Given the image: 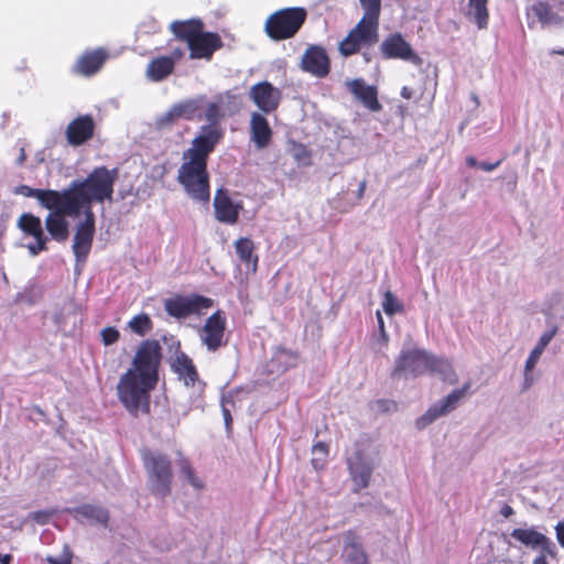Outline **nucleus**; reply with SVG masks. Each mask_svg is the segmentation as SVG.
<instances>
[{
    "label": "nucleus",
    "mask_w": 564,
    "mask_h": 564,
    "mask_svg": "<svg viewBox=\"0 0 564 564\" xmlns=\"http://www.w3.org/2000/svg\"><path fill=\"white\" fill-rule=\"evenodd\" d=\"M220 143V133L208 127H200L191 147L182 154L177 182L194 200L207 204L210 199L208 159Z\"/></svg>",
    "instance_id": "f257e3e1"
},
{
    "label": "nucleus",
    "mask_w": 564,
    "mask_h": 564,
    "mask_svg": "<svg viewBox=\"0 0 564 564\" xmlns=\"http://www.w3.org/2000/svg\"><path fill=\"white\" fill-rule=\"evenodd\" d=\"M169 29L176 40L186 42L191 59L210 61L215 52L224 46L218 33L204 31L200 19L175 20Z\"/></svg>",
    "instance_id": "f03ea898"
},
{
    "label": "nucleus",
    "mask_w": 564,
    "mask_h": 564,
    "mask_svg": "<svg viewBox=\"0 0 564 564\" xmlns=\"http://www.w3.org/2000/svg\"><path fill=\"white\" fill-rule=\"evenodd\" d=\"M118 178V170H109L106 166L94 169L85 180L73 181L72 187L79 214L83 208H93V203H104L111 200L113 186Z\"/></svg>",
    "instance_id": "7ed1b4c3"
},
{
    "label": "nucleus",
    "mask_w": 564,
    "mask_h": 564,
    "mask_svg": "<svg viewBox=\"0 0 564 564\" xmlns=\"http://www.w3.org/2000/svg\"><path fill=\"white\" fill-rule=\"evenodd\" d=\"M158 382L127 370L117 383V397L123 408L134 417L150 412L151 391Z\"/></svg>",
    "instance_id": "20e7f679"
},
{
    "label": "nucleus",
    "mask_w": 564,
    "mask_h": 564,
    "mask_svg": "<svg viewBox=\"0 0 564 564\" xmlns=\"http://www.w3.org/2000/svg\"><path fill=\"white\" fill-rule=\"evenodd\" d=\"M306 18L307 11L302 7L280 9L267 18L264 31L273 41L289 40L301 30Z\"/></svg>",
    "instance_id": "39448f33"
},
{
    "label": "nucleus",
    "mask_w": 564,
    "mask_h": 564,
    "mask_svg": "<svg viewBox=\"0 0 564 564\" xmlns=\"http://www.w3.org/2000/svg\"><path fill=\"white\" fill-rule=\"evenodd\" d=\"M148 475V488L156 498H165L171 494L173 479L171 460L164 454L145 451L142 454Z\"/></svg>",
    "instance_id": "423d86ee"
},
{
    "label": "nucleus",
    "mask_w": 564,
    "mask_h": 564,
    "mask_svg": "<svg viewBox=\"0 0 564 564\" xmlns=\"http://www.w3.org/2000/svg\"><path fill=\"white\" fill-rule=\"evenodd\" d=\"M161 359L162 354L159 341L148 339L140 344L132 359V365L128 370H134L137 373L147 376V378L158 382Z\"/></svg>",
    "instance_id": "0eeeda50"
},
{
    "label": "nucleus",
    "mask_w": 564,
    "mask_h": 564,
    "mask_svg": "<svg viewBox=\"0 0 564 564\" xmlns=\"http://www.w3.org/2000/svg\"><path fill=\"white\" fill-rule=\"evenodd\" d=\"M205 108V96L185 99L174 104L165 113L156 120L160 129L171 127L181 119L193 121L203 119V109Z\"/></svg>",
    "instance_id": "6e6552de"
},
{
    "label": "nucleus",
    "mask_w": 564,
    "mask_h": 564,
    "mask_svg": "<svg viewBox=\"0 0 564 564\" xmlns=\"http://www.w3.org/2000/svg\"><path fill=\"white\" fill-rule=\"evenodd\" d=\"M377 26L359 21L357 25L349 31L347 36L340 41L338 51L344 57L351 56L360 52L362 47H371L379 41Z\"/></svg>",
    "instance_id": "1a4fd4ad"
},
{
    "label": "nucleus",
    "mask_w": 564,
    "mask_h": 564,
    "mask_svg": "<svg viewBox=\"0 0 564 564\" xmlns=\"http://www.w3.org/2000/svg\"><path fill=\"white\" fill-rule=\"evenodd\" d=\"M37 200L44 208L53 210L54 214L67 215L68 217H77L80 215L72 184L62 192L40 189Z\"/></svg>",
    "instance_id": "9d476101"
},
{
    "label": "nucleus",
    "mask_w": 564,
    "mask_h": 564,
    "mask_svg": "<svg viewBox=\"0 0 564 564\" xmlns=\"http://www.w3.org/2000/svg\"><path fill=\"white\" fill-rule=\"evenodd\" d=\"M469 387V383H465L463 388L456 389L445 398L438 400L436 403L430 406L424 414L416 419L415 426L419 430H423L438 417L446 415L451 411L455 410L458 402L464 398Z\"/></svg>",
    "instance_id": "9b49d317"
},
{
    "label": "nucleus",
    "mask_w": 564,
    "mask_h": 564,
    "mask_svg": "<svg viewBox=\"0 0 564 564\" xmlns=\"http://www.w3.org/2000/svg\"><path fill=\"white\" fill-rule=\"evenodd\" d=\"M429 356L423 349H411L401 352L395 361L393 377H416L427 371Z\"/></svg>",
    "instance_id": "f8f14e48"
},
{
    "label": "nucleus",
    "mask_w": 564,
    "mask_h": 564,
    "mask_svg": "<svg viewBox=\"0 0 564 564\" xmlns=\"http://www.w3.org/2000/svg\"><path fill=\"white\" fill-rule=\"evenodd\" d=\"M213 305V301L202 295L176 296L167 299L164 308L169 315L183 318Z\"/></svg>",
    "instance_id": "ddd939ff"
},
{
    "label": "nucleus",
    "mask_w": 564,
    "mask_h": 564,
    "mask_svg": "<svg viewBox=\"0 0 564 564\" xmlns=\"http://www.w3.org/2000/svg\"><path fill=\"white\" fill-rule=\"evenodd\" d=\"M226 317L224 312L217 311L210 315L199 332L202 343L209 351H216L226 345Z\"/></svg>",
    "instance_id": "4468645a"
},
{
    "label": "nucleus",
    "mask_w": 564,
    "mask_h": 564,
    "mask_svg": "<svg viewBox=\"0 0 564 564\" xmlns=\"http://www.w3.org/2000/svg\"><path fill=\"white\" fill-rule=\"evenodd\" d=\"M185 56L182 47H174L169 56H158L151 59L145 68V76L151 82L158 83L166 79L175 70V65Z\"/></svg>",
    "instance_id": "2eb2a0df"
},
{
    "label": "nucleus",
    "mask_w": 564,
    "mask_h": 564,
    "mask_svg": "<svg viewBox=\"0 0 564 564\" xmlns=\"http://www.w3.org/2000/svg\"><path fill=\"white\" fill-rule=\"evenodd\" d=\"M249 97L262 113L269 115L279 108L282 93L271 83L264 80L250 88Z\"/></svg>",
    "instance_id": "dca6fc26"
},
{
    "label": "nucleus",
    "mask_w": 564,
    "mask_h": 564,
    "mask_svg": "<svg viewBox=\"0 0 564 564\" xmlns=\"http://www.w3.org/2000/svg\"><path fill=\"white\" fill-rule=\"evenodd\" d=\"M301 68L317 78L326 77L330 72V59L326 50L321 45H308L302 55Z\"/></svg>",
    "instance_id": "f3484780"
},
{
    "label": "nucleus",
    "mask_w": 564,
    "mask_h": 564,
    "mask_svg": "<svg viewBox=\"0 0 564 564\" xmlns=\"http://www.w3.org/2000/svg\"><path fill=\"white\" fill-rule=\"evenodd\" d=\"M347 465L356 490L367 488L375 469L372 459L358 449L347 458Z\"/></svg>",
    "instance_id": "a211bd4d"
},
{
    "label": "nucleus",
    "mask_w": 564,
    "mask_h": 564,
    "mask_svg": "<svg viewBox=\"0 0 564 564\" xmlns=\"http://www.w3.org/2000/svg\"><path fill=\"white\" fill-rule=\"evenodd\" d=\"M109 58L105 47L85 51L73 65L72 72L76 75L90 77L97 74Z\"/></svg>",
    "instance_id": "6ab92c4d"
},
{
    "label": "nucleus",
    "mask_w": 564,
    "mask_h": 564,
    "mask_svg": "<svg viewBox=\"0 0 564 564\" xmlns=\"http://www.w3.org/2000/svg\"><path fill=\"white\" fill-rule=\"evenodd\" d=\"M172 341V347H176L175 358L172 362L173 371L178 376V379L184 381L186 387H195L198 384V391L203 390L204 383L198 380V373L196 368L192 361V359L183 351L180 350V341L175 340L174 337L170 338Z\"/></svg>",
    "instance_id": "aec40b11"
},
{
    "label": "nucleus",
    "mask_w": 564,
    "mask_h": 564,
    "mask_svg": "<svg viewBox=\"0 0 564 564\" xmlns=\"http://www.w3.org/2000/svg\"><path fill=\"white\" fill-rule=\"evenodd\" d=\"M214 209L218 221L234 225L238 221L242 205L235 203L227 189L218 188L214 197Z\"/></svg>",
    "instance_id": "412c9836"
},
{
    "label": "nucleus",
    "mask_w": 564,
    "mask_h": 564,
    "mask_svg": "<svg viewBox=\"0 0 564 564\" xmlns=\"http://www.w3.org/2000/svg\"><path fill=\"white\" fill-rule=\"evenodd\" d=\"M95 121L90 115H82L73 119L65 131L67 142L79 147L94 137Z\"/></svg>",
    "instance_id": "4be33fe9"
},
{
    "label": "nucleus",
    "mask_w": 564,
    "mask_h": 564,
    "mask_svg": "<svg viewBox=\"0 0 564 564\" xmlns=\"http://www.w3.org/2000/svg\"><path fill=\"white\" fill-rule=\"evenodd\" d=\"M341 558L344 564H370L361 538L352 530L343 535Z\"/></svg>",
    "instance_id": "5701e85b"
},
{
    "label": "nucleus",
    "mask_w": 564,
    "mask_h": 564,
    "mask_svg": "<svg viewBox=\"0 0 564 564\" xmlns=\"http://www.w3.org/2000/svg\"><path fill=\"white\" fill-rule=\"evenodd\" d=\"M381 53L384 58H399L404 61L419 59L411 45L400 33L392 34L381 43Z\"/></svg>",
    "instance_id": "b1692460"
},
{
    "label": "nucleus",
    "mask_w": 564,
    "mask_h": 564,
    "mask_svg": "<svg viewBox=\"0 0 564 564\" xmlns=\"http://www.w3.org/2000/svg\"><path fill=\"white\" fill-rule=\"evenodd\" d=\"M348 90L367 109L378 112L382 109V105L378 100V90L376 86L367 85L364 79L356 78L347 83Z\"/></svg>",
    "instance_id": "393cba45"
},
{
    "label": "nucleus",
    "mask_w": 564,
    "mask_h": 564,
    "mask_svg": "<svg viewBox=\"0 0 564 564\" xmlns=\"http://www.w3.org/2000/svg\"><path fill=\"white\" fill-rule=\"evenodd\" d=\"M273 131L264 113L253 111L250 116V135L258 149L267 148L272 140Z\"/></svg>",
    "instance_id": "a878e982"
},
{
    "label": "nucleus",
    "mask_w": 564,
    "mask_h": 564,
    "mask_svg": "<svg viewBox=\"0 0 564 564\" xmlns=\"http://www.w3.org/2000/svg\"><path fill=\"white\" fill-rule=\"evenodd\" d=\"M511 538L525 546L536 547L541 546L544 551H546L550 555H555V546L554 544L542 533L538 532L534 529H513L510 533Z\"/></svg>",
    "instance_id": "bb28decb"
},
{
    "label": "nucleus",
    "mask_w": 564,
    "mask_h": 564,
    "mask_svg": "<svg viewBox=\"0 0 564 564\" xmlns=\"http://www.w3.org/2000/svg\"><path fill=\"white\" fill-rule=\"evenodd\" d=\"M84 219L76 227L72 247H90L95 236V215L93 208H83Z\"/></svg>",
    "instance_id": "cd10ccee"
},
{
    "label": "nucleus",
    "mask_w": 564,
    "mask_h": 564,
    "mask_svg": "<svg viewBox=\"0 0 564 564\" xmlns=\"http://www.w3.org/2000/svg\"><path fill=\"white\" fill-rule=\"evenodd\" d=\"M19 228L26 235L32 236L37 246L45 247L46 237L43 232L41 219L33 214H22L18 220Z\"/></svg>",
    "instance_id": "c85d7f7f"
},
{
    "label": "nucleus",
    "mask_w": 564,
    "mask_h": 564,
    "mask_svg": "<svg viewBox=\"0 0 564 564\" xmlns=\"http://www.w3.org/2000/svg\"><path fill=\"white\" fill-rule=\"evenodd\" d=\"M488 0H468L466 17L474 21L478 29H486L489 21Z\"/></svg>",
    "instance_id": "c756f323"
},
{
    "label": "nucleus",
    "mask_w": 564,
    "mask_h": 564,
    "mask_svg": "<svg viewBox=\"0 0 564 564\" xmlns=\"http://www.w3.org/2000/svg\"><path fill=\"white\" fill-rule=\"evenodd\" d=\"M64 216L65 215L50 214L45 220L48 234L57 242H64L68 237L67 221Z\"/></svg>",
    "instance_id": "7c9ffc66"
},
{
    "label": "nucleus",
    "mask_w": 564,
    "mask_h": 564,
    "mask_svg": "<svg viewBox=\"0 0 564 564\" xmlns=\"http://www.w3.org/2000/svg\"><path fill=\"white\" fill-rule=\"evenodd\" d=\"M556 330L545 332L540 338L535 347L531 350L524 366L525 381H528V373L532 371L538 364L541 355L543 354L546 346L555 336Z\"/></svg>",
    "instance_id": "2f4dec72"
},
{
    "label": "nucleus",
    "mask_w": 564,
    "mask_h": 564,
    "mask_svg": "<svg viewBox=\"0 0 564 564\" xmlns=\"http://www.w3.org/2000/svg\"><path fill=\"white\" fill-rule=\"evenodd\" d=\"M73 512L77 516L89 519L91 522L102 525H106L109 521L108 510L99 506L83 505L75 508Z\"/></svg>",
    "instance_id": "473e14b6"
},
{
    "label": "nucleus",
    "mask_w": 564,
    "mask_h": 564,
    "mask_svg": "<svg viewBox=\"0 0 564 564\" xmlns=\"http://www.w3.org/2000/svg\"><path fill=\"white\" fill-rule=\"evenodd\" d=\"M203 118H205L209 123L204 124L203 127H208L209 129H215L220 133V141L224 138V130L219 124V120L221 118L220 113V105L218 102H209L205 98V108L203 109Z\"/></svg>",
    "instance_id": "72a5a7b5"
},
{
    "label": "nucleus",
    "mask_w": 564,
    "mask_h": 564,
    "mask_svg": "<svg viewBox=\"0 0 564 564\" xmlns=\"http://www.w3.org/2000/svg\"><path fill=\"white\" fill-rule=\"evenodd\" d=\"M360 3L365 11L360 21H364L367 24L379 28L381 1L380 0H360Z\"/></svg>",
    "instance_id": "f704fd0d"
},
{
    "label": "nucleus",
    "mask_w": 564,
    "mask_h": 564,
    "mask_svg": "<svg viewBox=\"0 0 564 564\" xmlns=\"http://www.w3.org/2000/svg\"><path fill=\"white\" fill-rule=\"evenodd\" d=\"M128 327L132 333L144 336L152 330L153 323L148 314L141 313L128 322Z\"/></svg>",
    "instance_id": "c9c22d12"
},
{
    "label": "nucleus",
    "mask_w": 564,
    "mask_h": 564,
    "mask_svg": "<svg viewBox=\"0 0 564 564\" xmlns=\"http://www.w3.org/2000/svg\"><path fill=\"white\" fill-rule=\"evenodd\" d=\"M427 371L441 375L444 380L449 379L451 375H453L451 364L447 360L437 358L433 355L429 356Z\"/></svg>",
    "instance_id": "e433bc0d"
},
{
    "label": "nucleus",
    "mask_w": 564,
    "mask_h": 564,
    "mask_svg": "<svg viewBox=\"0 0 564 564\" xmlns=\"http://www.w3.org/2000/svg\"><path fill=\"white\" fill-rule=\"evenodd\" d=\"M180 455V462H178V465H180V471H181V475L196 489H203L204 488V484L202 480H199L196 475H195V471L192 467V465L189 464V462L184 458L182 456L181 453H178Z\"/></svg>",
    "instance_id": "4c0bfd02"
},
{
    "label": "nucleus",
    "mask_w": 564,
    "mask_h": 564,
    "mask_svg": "<svg viewBox=\"0 0 564 564\" xmlns=\"http://www.w3.org/2000/svg\"><path fill=\"white\" fill-rule=\"evenodd\" d=\"M238 259L246 267V273H254L257 271L258 256L253 254V249H236Z\"/></svg>",
    "instance_id": "58836bf2"
},
{
    "label": "nucleus",
    "mask_w": 564,
    "mask_h": 564,
    "mask_svg": "<svg viewBox=\"0 0 564 564\" xmlns=\"http://www.w3.org/2000/svg\"><path fill=\"white\" fill-rule=\"evenodd\" d=\"M382 308L386 314L392 316L397 313L403 312V304L400 303V301L391 291H387L383 294Z\"/></svg>",
    "instance_id": "ea45409f"
},
{
    "label": "nucleus",
    "mask_w": 564,
    "mask_h": 564,
    "mask_svg": "<svg viewBox=\"0 0 564 564\" xmlns=\"http://www.w3.org/2000/svg\"><path fill=\"white\" fill-rule=\"evenodd\" d=\"M312 454L313 458L311 460L313 467L315 469H322L325 465L327 455H328V446L323 443L318 442L312 447Z\"/></svg>",
    "instance_id": "a19ab883"
},
{
    "label": "nucleus",
    "mask_w": 564,
    "mask_h": 564,
    "mask_svg": "<svg viewBox=\"0 0 564 564\" xmlns=\"http://www.w3.org/2000/svg\"><path fill=\"white\" fill-rule=\"evenodd\" d=\"M532 11H533L534 15L541 22H544V23L552 22L554 20V17H555L551 6L547 2L540 1V2H538L535 4H533Z\"/></svg>",
    "instance_id": "79ce46f5"
},
{
    "label": "nucleus",
    "mask_w": 564,
    "mask_h": 564,
    "mask_svg": "<svg viewBox=\"0 0 564 564\" xmlns=\"http://www.w3.org/2000/svg\"><path fill=\"white\" fill-rule=\"evenodd\" d=\"M234 393H235L234 391H230L227 394H224L221 397V412L224 415L225 425H226L227 431H229L231 429V424H232L230 406L235 405Z\"/></svg>",
    "instance_id": "37998d69"
},
{
    "label": "nucleus",
    "mask_w": 564,
    "mask_h": 564,
    "mask_svg": "<svg viewBox=\"0 0 564 564\" xmlns=\"http://www.w3.org/2000/svg\"><path fill=\"white\" fill-rule=\"evenodd\" d=\"M291 152H292V156L297 162H308L311 160V152L302 143L293 142Z\"/></svg>",
    "instance_id": "c03bdc74"
},
{
    "label": "nucleus",
    "mask_w": 564,
    "mask_h": 564,
    "mask_svg": "<svg viewBox=\"0 0 564 564\" xmlns=\"http://www.w3.org/2000/svg\"><path fill=\"white\" fill-rule=\"evenodd\" d=\"M101 340L106 346H110L118 341L120 333L117 328L108 326L100 332Z\"/></svg>",
    "instance_id": "a18cd8bd"
},
{
    "label": "nucleus",
    "mask_w": 564,
    "mask_h": 564,
    "mask_svg": "<svg viewBox=\"0 0 564 564\" xmlns=\"http://www.w3.org/2000/svg\"><path fill=\"white\" fill-rule=\"evenodd\" d=\"M90 249H74L76 264H75V274L78 276L82 272V268L88 258Z\"/></svg>",
    "instance_id": "49530a36"
},
{
    "label": "nucleus",
    "mask_w": 564,
    "mask_h": 564,
    "mask_svg": "<svg viewBox=\"0 0 564 564\" xmlns=\"http://www.w3.org/2000/svg\"><path fill=\"white\" fill-rule=\"evenodd\" d=\"M48 564H70L72 563V553L67 546L64 547V552L62 555L54 557H47Z\"/></svg>",
    "instance_id": "de8ad7c7"
},
{
    "label": "nucleus",
    "mask_w": 564,
    "mask_h": 564,
    "mask_svg": "<svg viewBox=\"0 0 564 564\" xmlns=\"http://www.w3.org/2000/svg\"><path fill=\"white\" fill-rule=\"evenodd\" d=\"M14 193L25 197H34L37 199L40 188H32L29 185H19L15 187Z\"/></svg>",
    "instance_id": "09e8293b"
},
{
    "label": "nucleus",
    "mask_w": 564,
    "mask_h": 564,
    "mask_svg": "<svg viewBox=\"0 0 564 564\" xmlns=\"http://www.w3.org/2000/svg\"><path fill=\"white\" fill-rule=\"evenodd\" d=\"M55 513L54 510L50 511H35L32 516L33 520L36 521L39 524H46L51 517Z\"/></svg>",
    "instance_id": "8fccbe9b"
},
{
    "label": "nucleus",
    "mask_w": 564,
    "mask_h": 564,
    "mask_svg": "<svg viewBox=\"0 0 564 564\" xmlns=\"http://www.w3.org/2000/svg\"><path fill=\"white\" fill-rule=\"evenodd\" d=\"M555 531H556V539H557V542L560 543V545L562 547H564V520L563 521H560L556 527H555Z\"/></svg>",
    "instance_id": "3c124183"
},
{
    "label": "nucleus",
    "mask_w": 564,
    "mask_h": 564,
    "mask_svg": "<svg viewBox=\"0 0 564 564\" xmlns=\"http://www.w3.org/2000/svg\"><path fill=\"white\" fill-rule=\"evenodd\" d=\"M500 164H501V160H498L495 163L482 162L479 164V167L486 172H490V171H494L495 169H497Z\"/></svg>",
    "instance_id": "603ef678"
},
{
    "label": "nucleus",
    "mask_w": 564,
    "mask_h": 564,
    "mask_svg": "<svg viewBox=\"0 0 564 564\" xmlns=\"http://www.w3.org/2000/svg\"><path fill=\"white\" fill-rule=\"evenodd\" d=\"M376 316H377V319H378V325H379L380 333H381L382 337L386 339L387 338V334H386V330H384V323H383L382 315L378 311L376 313Z\"/></svg>",
    "instance_id": "864d4df0"
},
{
    "label": "nucleus",
    "mask_w": 564,
    "mask_h": 564,
    "mask_svg": "<svg viewBox=\"0 0 564 564\" xmlns=\"http://www.w3.org/2000/svg\"><path fill=\"white\" fill-rule=\"evenodd\" d=\"M235 247H252V241L248 238H241L235 242Z\"/></svg>",
    "instance_id": "5fc2aeb1"
},
{
    "label": "nucleus",
    "mask_w": 564,
    "mask_h": 564,
    "mask_svg": "<svg viewBox=\"0 0 564 564\" xmlns=\"http://www.w3.org/2000/svg\"><path fill=\"white\" fill-rule=\"evenodd\" d=\"M500 513L505 517V518H509L510 516H512L514 513L513 509L509 506V505H505L502 508H501V511Z\"/></svg>",
    "instance_id": "6e6d98bb"
},
{
    "label": "nucleus",
    "mask_w": 564,
    "mask_h": 564,
    "mask_svg": "<svg viewBox=\"0 0 564 564\" xmlns=\"http://www.w3.org/2000/svg\"><path fill=\"white\" fill-rule=\"evenodd\" d=\"M366 186H367V182L366 181L360 182V184L358 186V192H357V198L358 199L362 198V196L365 194V191H366Z\"/></svg>",
    "instance_id": "4d7b16f0"
},
{
    "label": "nucleus",
    "mask_w": 564,
    "mask_h": 564,
    "mask_svg": "<svg viewBox=\"0 0 564 564\" xmlns=\"http://www.w3.org/2000/svg\"><path fill=\"white\" fill-rule=\"evenodd\" d=\"M401 96L405 99H410L412 97V90L409 87H403L401 89Z\"/></svg>",
    "instance_id": "13d9d810"
},
{
    "label": "nucleus",
    "mask_w": 564,
    "mask_h": 564,
    "mask_svg": "<svg viewBox=\"0 0 564 564\" xmlns=\"http://www.w3.org/2000/svg\"><path fill=\"white\" fill-rule=\"evenodd\" d=\"M15 301H17V302H28V303H30V304H32V303H33V301H32V300H30V299H28V297H26V294H25V293H19V294L17 295V300H15Z\"/></svg>",
    "instance_id": "bf43d9fd"
},
{
    "label": "nucleus",
    "mask_w": 564,
    "mask_h": 564,
    "mask_svg": "<svg viewBox=\"0 0 564 564\" xmlns=\"http://www.w3.org/2000/svg\"><path fill=\"white\" fill-rule=\"evenodd\" d=\"M11 561H12L11 554H6V555L0 554V563L1 564H10Z\"/></svg>",
    "instance_id": "052dcab7"
},
{
    "label": "nucleus",
    "mask_w": 564,
    "mask_h": 564,
    "mask_svg": "<svg viewBox=\"0 0 564 564\" xmlns=\"http://www.w3.org/2000/svg\"><path fill=\"white\" fill-rule=\"evenodd\" d=\"M466 163L470 167H477V166L479 167V164H478L477 160L474 156H468L466 159Z\"/></svg>",
    "instance_id": "680f3d73"
},
{
    "label": "nucleus",
    "mask_w": 564,
    "mask_h": 564,
    "mask_svg": "<svg viewBox=\"0 0 564 564\" xmlns=\"http://www.w3.org/2000/svg\"><path fill=\"white\" fill-rule=\"evenodd\" d=\"M533 564H549L547 561H546V557L545 555H540L538 556L534 561H533Z\"/></svg>",
    "instance_id": "e2e57ef3"
},
{
    "label": "nucleus",
    "mask_w": 564,
    "mask_h": 564,
    "mask_svg": "<svg viewBox=\"0 0 564 564\" xmlns=\"http://www.w3.org/2000/svg\"><path fill=\"white\" fill-rule=\"evenodd\" d=\"M25 152H24V149L22 148L21 149V152H20V156H19V164H22L24 161H25Z\"/></svg>",
    "instance_id": "0e129e2a"
},
{
    "label": "nucleus",
    "mask_w": 564,
    "mask_h": 564,
    "mask_svg": "<svg viewBox=\"0 0 564 564\" xmlns=\"http://www.w3.org/2000/svg\"><path fill=\"white\" fill-rule=\"evenodd\" d=\"M550 53H551L552 55H561V56H564V48L552 50Z\"/></svg>",
    "instance_id": "69168bd1"
},
{
    "label": "nucleus",
    "mask_w": 564,
    "mask_h": 564,
    "mask_svg": "<svg viewBox=\"0 0 564 564\" xmlns=\"http://www.w3.org/2000/svg\"><path fill=\"white\" fill-rule=\"evenodd\" d=\"M29 250H30V254H31L32 257H35V256H37V254H39V251H40L41 249H29Z\"/></svg>",
    "instance_id": "338daca9"
},
{
    "label": "nucleus",
    "mask_w": 564,
    "mask_h": 564,
    "mask_svg": "<svg viewBox=\"0 0 564 564\" xmlns=\"http://www.w3.org/2000/svg\"><path fill=\"white\" fill-rule=\"evenodd\" d=\"M364 57H365V59H366L367 62H369V61H370V57L368 56V54L364 53Z\"/></svg>",
    "instance_id": "774afa93"
}]
</instances>
